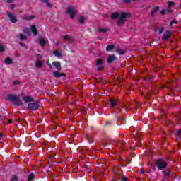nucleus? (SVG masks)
Instances as JSON below:
<instances>
[{
    "instance_id": "cd10ccee",
    "label": "nucleus",
    "mask_w": 181,
    "mask_h": 181,
    "mask_svg": "<svg viewBox=\"0 0 181 181\" xmlns=\"http://www.w3.org/2000/svg\"><path fill=\"white\" fill-rule=\"evenodd\" d=\"M43 2H46L47 6H48V8H53L52 3L47 1V0H44Z\"/></svg>"
},
{
    "instance_id": "e433bc0d",
    "label": "nucleus",
    "mask_w": 181,
    "mask_h": 181,
    "mask_svg": "<svg viewBox=\"0 0 181 181\" xmlns=\"http://www.w3.org/2000/svg\"><path fill=\"white\" fill-rule=\"evenodd\" d=\"M36 57H37V60H40V59H42V56L41 54H37Z\"/></svg>"
},
{
    "instance_id": "7c9ffc66",
    "label": "nucleus",
    "mask_w": 181,
    "mask_h": 181,
    "mask_svg": "<svg viewBox=\"0 0 181 181\" xmlns=\"http://www.w3.org/2000/svg\"><path fill=\"white\" fill-rule=\"evenodd\" d=\"M173 5H175V2H173V1H168V8H172V6H173Z\"/></svg>"
},
{
    "instance_id": "49530a36",
    "label": "nucleus",
    "mask_w": 181,
    "mask_h": 181,
    "mask_svg": "<svg viewBox=\"0 0 181 181\" xmlns=\"http://www.w3.org/2000/svg\"><path fill=\"white\" fill-rule=\"evenodd\" d=\"M20 46H21L22 47H25V44L21 42V43H20Z\"/></svg>"
},
{
    "instance_id": "f257e3e1",
    "label": "nucleus",
    "mask_w": 181,
    "mask_h": 181,
    "mask_svg": "<svg viewBox=\"0 0 181 181\" xmlns=\"http://www.w3.org/2000/svg\"><path fill=\"white\" fill-rule=\"evenodd\" d=\"M126 18H131V13H122L120 14V18L117 21L118 26H122L124 25Z\"/></svg>"
},
{
    "instance_id": "ea45409f",
    "label": "nucleus",
    "mask_w": 181,
    "mask_h": 181,
    "mask_svg": "<svg viewBox=\"0 0 181 181\" xmlns=\"http://www.w3.org/2000/svg\"><path fill=\"white\" fill-rule=\"evenodd\" d=\"M174 23H177V21H176L175 20H173V21L170 23V25L172 26V25H174Z\"/></svg>"
},
{
    "instance_id": "dca6fc26",
    "label": "nucleus",
    "mask_w": 181,
    "mask_h": 181,
    "mask_svg": "<svg viewBox=\"0 0 181 181\" xmlns=\"http://www.w3.org/2000/svg\"><path fill=\"white\" fill-rule=\"evenodd\" d=\"M115 60H117V57H115V55H110L107 57V63H112Z\"/></svg>"
},
{
    "instance_id": "0eeeda50",
    "label": "nucleus",
    "mask_w": 181,
    "mask_h": 181,
    "mask_svg": "<svg viewBox=\"0 0 181 181\" xmlns=\"http://www.w3.org/2000/svg\"><path fill=\"white\" fill-rule=\"evenodd\" d=\"M103 64H104V59H98L96 61V66H98L97 70H98V71L104 70V67L102 66Z\"/></svg>"
},
{
    "instance_id": "9d476101",
    "label": "nucleus",
    "mask_w": 181,
    "mask_h": 181,
    "mask_svg": "<svg viewBox=\"0 0 181 181\" xmlns=\"http://www.w3.org/2000/svg\"><path fill=\"white\" fill-rule=\"evenodd\" d=\"M157 12H159V7L158 6H156L155 8H153L151 13H150V16H151V18H153L155 16V14L157 13Z\"/></svg>"
},
{
    "instance_id": "37998d69",
    "label": "nucleus",
    "mask_w": 181,
    "mask_h": 181,
    "mask_svg": "<svg viewBox=\"0 0 181 181\" xmlns=\"http://www.w3.org/2000/svg\"><path fill=\"white\" fill-rule=\"evenodd\" d=\"M177 135H179L180 136H181V129H180L177 132Z\"/></svg>"
},
{
    "instance_id": "8fccbe9b",
    "label": "nucleus",
    "mask_w": 181,
    "mask_h": 181,
    "mask_svg": "<svg viewBox=\"0 0 181 181\" xmlns=\"http://www.w3.org/2000/svg\"><path fill=\"white\" fill-rule=\"evenodd\" d=\"M4 136V134H2L1 133H0V139Z\"/></svg>"
},
{
    "instance_id": "6ab92c4d",
    "label": "nucleus",
    "mask_w": 181,
    "mask_h": 181,
    "mask_svg": "<svg viewBox=\"0 0 181 181\" xmlns=\"http://www.w3.org/2000/svg\"><path fill=\"white\" fill-rule=\"evenodd\" d=\"M53 54L55 55L56 57H62V53L59 50H54Z\"/></svg>"
},
{
    "instance_id": "f704fd0d",
    "label": "nucleus",
    "mask_w": 181,
    "mask_h": 181,
    "mask_svg": "<svg viewBox=\"0 0 181 181\" xmlns=\"http://www.w3.org/2000/svg\"><path fill=\"white\" fill-rule=\"evenodd\" d=\"M11 181H18V177L16 175H13Z\"/></svg>"
},
{
    "instance_id": "1a4fd4ad",
    "label": "nucleus",
    "mask_w": 181,
    "mask_h": 181,
    "mask_svg": "<svg viewBox=\"0 0 181 181\" xmlns=\"http://www.w3.org/2000/svg\"><path fill=\"white\" fill-rule=\"evenodd\" d=\"M53 76L54 77H56V78H59V77H66V74L60 73L59 71H54Z\"/></svg>"
},
{
    "instance_id": "6e6552de",
    "label": "nucleus",
    "mask_w": 181,
    "mask_h": 181,
    "mask_svg": "<svg viewBox=\"0 0 181 181\" xmlns=\"http://www.w3.org/2000/svg\"><path fill=\"white\" fill-rule=\"evenodd\" d=\"M61 37H62V39H64V40H66V42H68V43H73V42H74V38H73L70 35H62L61 36Z\"/></svg>"
},
{
    "instance_id": "f8f14e48",
    "label": "nucleus",
    "mask_w": 181,
    "mask_h": 181,
    "mask_svg": "<svg viewBox=\"0 0 181 181\" xmlns=\"http://www.w3.org/2000/svg\"><path fill=\"white\" fill-rule=\"evenodd\" d=\"M30 30L33 32L34 36H37V28L35 25H33L30 26Z\"/></svg>"
},
{
    "instance_id": "4468645a",
    "label": "nucleus",
    "mask_w": 181,
    "mask_h": 181,
    "mask_svg": "<svg viewBox=\"0 0 181 181\" xmlns=\"http://www.w3.org/2000/svg\"><path fill=\"white\" fill-rule=\"evenodd\" d=\"M171 33H172L170 31H166L162 37V40H163V41L168 40V39H169V36H170Z\"/></svg>"
},
{
    "instance_id": "20e7f679",
    "label": "nucleus",
    "mask_w": 181,
    "mask_h": 181,
    "mask_svg": "<svg viewBox=\"0 0 181 181\" xmlns=\"http://www.w3.org/2000/svg\"><path fill=\"white\" fill-rule=\"evenodd\" d=\"M9 100H11V101H13V103H15L16 105H23V103H22V100H19V98H18V96H15L13 95H10L8 96Z\"/></svg>"
},
{
    "instance_id": "f3484780",
    "label": "nucleus",
    "mask_w": 181,
    "mask_h": 181,
    "mask_svg": "<svg viewBox=\"0 0 181 181\" xmlns=\"http://www.w3.org/2000/svg\"><path fill=\"white\" fill-rule=\"evenodd\" d=\"M4 63L5 64H12V63H13V61L12 60V59L7 57L4 59Z\"/></svg>"
},
{
    "instance_id": "393cba45",
    "label": "nucleus",
    "mask_w": 181,
    "mask_h": 181,
    "mask_svg": "<svg viewBox=\"0 0 181 181\" xmlns=\"http://www.w3.org/2000/svg\"><path fill=\"white\" fill-rule=\"evenodd\" d=\"M110 105L112 107H115V105H117V100H115L114 99H111L110 100Z\"/></svg>"
},
{
    "instance_id": "c85d7f7f",
    "label": "nucleus",
    "mask_w": 181,
    "mask_h": 181,
    "mask_svg": "<svg viewBox=\"0 0 181 181\" xmlns=\"http://www.w3.org/2000/svg\"><path fill=\"white\" fill-rule=\"evenodd\" d=\"M33 179H35V175L30 174L28 177V181L33 180Z\"/></svg>"
},
{
    "instance_id": "3c124183",
    "label": "nucleus",
    "mask_w": 181,
    "mask_h": 181,
    "mask_svg": "<svg viewBox=\"0 0 181 181\" xmlns=\"http://www.w3.org/2000/svg\"><path fill=\"white\" fill-rule=\"evenodd\" d=\"M140 173H141L142 175H144V170H140Z\"/></svg>"
},
{
    "instance_id": "a211bd4d",
    "label": "nucleus",
    "mask_w": 181,
    "mask_h": 181,
    "mask_svg": "<svg viewBox=\"0 0 181 181\" xmlns=\"http://www.w3.org/2000/svg\"><path fill=\"white\" fill-rule=\"evenodd\" d=\"M42 66H43V62L37 61L35 62V67H38L39 69H40Z\"/></svg>"
},
{
    "instance_id": "39448f33",
    "label": "nucleus",
    "mask_w": 181,
    "mask_h": 181,
    "mask_svg": "<svg viewBox=\"0 0 181 181\" xmlns=\"http://www.w3.org/2000/svg\"><path fill=\"white\" fill-rule=\"evenodd\" d=\"M7 16L12 23H16L18 22V18L15 13L11 11H6Z\"/></svg>"
},
{
    "instance_id": "a19ab883",
    "label": "nucleus",
    "mask_w": 181,
    "mask_h": 181,
    "mask_svg": "<svg viewBox=\"0 0 181 181\" xmlns=\"http://www.w3.org/2000/svg\"><path fill=\"white\" fill-rule=\"evenodd\" d=\"M160 13L161 15H165V13H166V11L165 9H163L161 11H160Z\"/></svg>"
},
{
    "instance_id": "4c0bfd02",
    "label": "nucleus",
    "mask_w": 181,
    "mask_h": 181,
    "mask_svg": "<svg viewBox=\"0 0 181 181\" xmlns=\"http://www.w3.org/2000/svg\"><path fill=\"white\" fill-rule=\"evenodd\" d=\"M165 30V28H161L158 32L159 35H162L163 33V31Z\"/></svg>"
},
{
    "instance_id": "2f4dec72",
    "label": "nucleus",
    "mask_w": 181,
    "mask_h": 181,
    "mask_svg": "<svg viewBox=\"0 0 181 181\" xmlns=\"http://www.w3.org/2000/svg\"><path fill=\"white\" fill-rule=\"evenodd\" d=\"M5 52V47L2 45H0V53H4Z\"/></svg>"
},
{
    "instance_id": "2eb2a0df",
    "label": "nucleus",
    "mask_w": 181,
    "mask_h": 181,
    "mask_svg": "<svg viewBox=\"0 0 181 181\" xmlns=\"http://www.w3.org/2000/svg\"><path fill=\"white\" fill-rule=\"evenodd\" d=\"M35 16L25 15L22 17V19H23L24 21H32V19H35Z\"/></svg>"
},
{
    "instance_id": "c03bdc74",
    "label": "nucleus",
    "mask_w": 181,
    "mask_h": 181,
    "mask_svg": "<svg viewBox=\"0 0 181 181\" xmlns=\"http://www.w3.org/2000/svg\"><path fill=\"white\" fill-rule=\"evenodd\" d=\"M7 2H8V4H12V2H13L14 0H6Z\"/></svg>"
},
{
    "instance_id": "09e8293b",
    "label": "nucleus",
    "mask_w": 181,
    "mask_h": 181,
    "mask_svg": "<svg viewBox=\"0 0 181 181\" xmlns=\"http://www.w3.org/2000/svg\"><path fill=\"white\" fill-rule=\"evenodd\" d=\"M148 78H149V80H152V76L149 75Z\"/></svg>"
},
{
    "instance_id": "c9c22d12",
    "label": "nucleus",
    "mask_w": 181,
    "mask_h": 181,
    "mask_svg": "<svg viewBox=\"0 0 181 181\" xmlns=\"http://www.w3.org/2000/svg\"><path fill=\"white\" fill-rule=\"evenodd\" d=\"M49 60L47 61V64L48 67H49V69H53V66H52V64L49 63Z\"/></svg>"
},
{
    "instance_id": "79ce46f5",
    "label": "nucleus",
    "mask_w": 181,
    "mask_h": 181,
    "mask_svg": "<svg viewBox=\"0 0 181 181\" xmlns=\"http://www.w3.org/2000/svg\"><path fill=\"white\" fill-rule=\"evenodd\" d=\"M10 8H11V9H15V5L11 4Z\"/></svg>"
},
{
    "instance_id": "72a5a7b5",
    "label": "nucleus",
    "mask_w": 181,
    "mask_h": 181,
    "mask_svg": "<svg viewBox=\"0 0 181 181\" xmlns=\"http://www.w3.org/2000/svg\"><path fill=\"white\" fill-rule=\"evenodd\" d=\"M11 181H18V177L16 175H13Z\"/></svg>"
},
{
    "instance_id": "f03ea898",
    "label": "nucleus",
    "mask_w": 181,
    "mask_h": 181,
    "mask_svg": "<svg viewBox=\"0 0 181 181\" xmlns=\"http://www.w3.org/2000/svg\"><path fill=\"white\" fill-rule=\"evenodd\" d=\"M156 165L159 170H162V169H165L168 166V163L164 159L160 158L156 161Z\"/></svg>"
},
{
    "instance_id": "9b49d317",
    "label": "nucleus",
    "mask_w": 181,
    "mask_h": 181,
    "mask_svg": "<svg viewBox=\"0 0 181 181\" xmlns=\"http://www.w3.org/2000/svg\"><path fill=\"white\" fill-rule=\"evenodd\" d=\"M52 64L54 66V67H56L58 71H60V70H62V64H60L58 61L53 62Z\"/></svg>"
},
{
    "instance_id": "864d4df0",
    "label": "nucleus",
    "mask_w": 181,
    "mask_h": 181,
    "mask_svg": "<svg viewBox=\"0 0 181 181\" xmlns=\"http://www.w3.org/2000/svg\"><path fill=\"white\" fill-rule=\"evenodd\" d=\"M151 8V6H148L146 9H149Z\"/></svg>"
},
{
    "instance_id": "5701e85b",
    "label": "nucleus",
    "mask_w": 181,
    "mask_h": 181,
    "mask_svg": "<svg viewBox=\"0 0 181 181\" xmlns=\"http://www.w3.org/2000/svg\"><path fill=\"white\" fill-rule=\"evenodd\" d=\"M118 16H119V14L118 13H112L111 14L112 19H117V18H118Z\"/></svg>"
},
{
    "instance_id": "a878e982",
    "label": "nucleus",
    "mask_w": 181,
    "mask_h": 181,
    "mask_svg": "<svg viewBox=\"0 0 181 181\" xmlns=\"http://www.w3.org/2000/svg\"><path fill=\"white\" fill-rule=\"evenodd\" d=\"M108 30H107V28H98V32H102L103 33H105L107 32Z\"/></svg>"
},
{
    "instance_id": "412c9836",
    "label": "nucleus",
    "mask_w": 181,
    "mask_h": 181,
    "mask_svg": "<svg viewBox=\"0 0 181 181\" xmlns=\"http://www.w3.org/2000/svg\"><path fill=\"white\" fill-rule=\"evenodd\" d=\"M85 21H86V18L83 16H81L78 18V23H81V25H83Z\"/></svg>"
},
{
    "instance_id": "5fc2aeb1",
    "label": "nucleus",
    "mask_w": 181,
    "mask_h": 181,
    "mask_svg": "<svg viewBox=\"0 0 181 181\" xmlns=\"http://www.w3.org/2000/svg\"><path fill=\"white\" fill-rule=\"evenodd\" d=\"M168 12H172V10H168Z\"/></svg>"
},
{
    "instance_id": "aec40b11",
    "label": "nucleus",
    "mask_w": 181,
    "mask_h": 181,
    "mask_svg": "<svg viewBox=\"0 0 181 181\" xmlns=\"http://www.w3.org/2000/svg\"><path fill=\"white\" fill-rule=\"evenodd\" d=\"M116 52L118 53V54L123 55L125 54V51L124 49H122L121 48H117L116 50Z\"/></svg>"
},
{
    "instance_id": "7ed1b4c3",
    "label": "nucleus",
    "mask_w": 181,
    "mask_h": 181,
    "mask_svg": "<svg viewBox=\"0 0 181 181\" xmlns=\"http://www.w3.org/2000/svg\"><path fill=\"white\" fill-rule=\"evenodd\" d=\"M66 13H68V15H69V16L71 19H74V18L76 17V8L74 7L73 6H70L67 8Z\"/></svg>"
},
{
    "instance_id": "b1692460",
    "label": "nucleus",
    "mask_w": 181,
    "mask_h": 181,
    "mask_svg": "<svg viewBox=\"0 0 181 181\" xmlns=\"http://www.w3.org/2000/svg\"><path fill=\"white\" fill-rule=\"evenodd\" d=\"M114 47H115L114 45H108L106 47V52H111V50H112V49H114Z\"/></svg>"
},
{
    "instance_id": "603ef678",
    "label": "nucleus",
    "mask_w": 181,
    "mask_h": 181,
    "mask_svg": "<svg viewBox=\"0 0 181 181\" xmlns=\"http://www.w3.org/2000/svg\"><path fill=\"white\" fill-rule=\"evenodd\" d=\"M14 84H19V81L14 82Z\"/></svg>"
},
{
    "instance_id": "473e14b6",
    "label": "nucleus",
    "mask_w": 181,
    "mask_h": 181,
    "mask_svg": "<svg viewBox=\"0 0 181 181\" xmlns=\"http://www.w3.org/2000/svg\"><path fill=\"white\" fill-rule=\"evenodd\" d=\"M163 174L165 175V176H169V175H170V171L165 170V171H163Z\"/></svg>"
},
{
    "instance_id": "de8ad7c7",
    "label": "nucleus",
    "mask_w": 181,
    "mask_h": 181,
    "mask_svg": "<svg viewBox=\"0 0 181 181\" xmlns=\"http://www.w3.org/2000/svg\"><path fill=\"white\" fill-rule=\"evenodd\" d=\"M8 124H12V119H8Z\"/></svg>"
},
{
    "instance_id": "58836bf2",
    "label": "nucleus",
    "mask_w": 181,
    "mask_h": 181,
    "mask_svg": "<svg viewBox=\"0 0 181 181\" xmlns=\"http://www.w3.org/2000/svg\"><path fill=\"white\" fill-rule=\"evenodd\" d=\"M121 181H128V177H123L121 178Z\"/></svg>"
},
{
    "instance_id": "6e6d98bb",
    "label": "nucleus",
    "mask_w": 181,
    "mask_h": 181,
    "mask_svg": "<svg viewBox=\"0 0 181 181\" xmlns=\"http://www.w3.org/2000/svg\"><path fill=\"white\" fill-rule=\"evenodd\" d=\"M98 39L101 40V37H98Z\"/></svg>"
},
{
    "instance_id": "bb28decb",
    "label": "nucleus",
    "mask_w": 181,
    "mask_h": 181,
    "mask_svg": "<svg viewBox=\"0 0 181 181\" xmlns=\"http://www.w3.org/2000/svg\"><path fill=\"white\" fill-rule=\"evenodd\" d=\"M39 42L41 46H45V45H46V41L43 38H40Z\"/></svg>"
},
{
    "instance_id": "ddd939ff",
    "label": "nucleus",
    "mask_w": 181,
    "mask_h": 181,
    "mask_svg": "<svg viewBox=\"0 0 181 181\" xmlns=\"http://www.w3.org/2000/svg\"><path fill=\"white\" fill-rule=\"evenodd\" d=\"M23 100L25 101V103H33L34 100L33 98H30V96H23Z\"/></svg>"
},
{
    "instance_id": "4be33fe9",
    "label": "nucleus",
    "mask_w": 181,
    "mask_h": 181,
    "mask_svg": "<svg viewBox=\"0 0 181 181\" xmlns=\"http://www.w3.org/2000/svg\"><path fill=\"white\" fill-rule=\"evenodd\" d=\"M19 39L20 40H26L28 37L25 34H20Z\"/></svg>"
},
{
    "instance_id": "423d86ee",
    "label": "nucleus",
    "mask_w": 181,
    "mask_h": 181,
    "mask_svg": "<svg viewBox=\"0 0 181 181\" xmlns=\"http://www.w3.org/2000/svg\"><path fill=\"white\" fill-rule=\"evenodd\" d=\"M39 103H31L28 104L29 110H32V111H37L39 110Z\"/></svg>"
},
{
    "instance_id": "c756f323",
    "label": "nucleus",
    "mask_w": 181,
    "mask_h": 181,
    "mask_svg": "<svg viewBox=\"0 0 181 181\" xmlns=\"http://www.w3.org/2000/svg\"><path fill=\"white\" fill-rule=\"evenodd\" d=\"M23 31L26 35H30V31L29 28H25Z\"/></svg>"
},
{
    "instance_id": "a18cd8bd",
    "label": "nucleus",
    "mask_w": 181,
    "mask_h": 181,
    "mask_svg": "<svg viewBox=\"0 0 181 181\" xmlns=\"http://www.w3.org/2000/svg\"><path fill=\"white\" fill-rule=\"evenodd\" d=\"M124 2H126L127 4H129V2H131V0H124Z\"/></svg>"
}]
</instances>
